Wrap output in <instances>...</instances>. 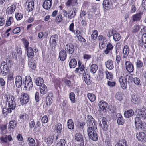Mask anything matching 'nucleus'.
Listing matches in <instances>:
<instances>
[{
    "label": "nucleus",
    "instance_id": "ddd939ff",
    "mask_svg": "<svg viewBox=\"0 0 146 146\" xmlns=\"http://www.w3.org/2000/svg\"><path fill=\"white\" fill-rule=\"evenodd\" d=\"M1 69L2 74L4 76L7 74L8 72V67L6 63L4 62L2 64Z\"/></svg>",
    "mask_w": 146,
    "mask_h": 146
},
{
    "label": "nucleus",
    "instance_id": "f8f14e48",
    "mask_svg": "<svg viewBox=\"0 0 146 146\" xmlns=\"http://www.w3.org/2000/svg\"><path fill=\"white\" fill-rule=\"evenodd\" d=\"M58 40V35L56 34L54 35L51 37L49 42L50 43V44H51V41H52V46H53L54 47H55L57 45V43Z\"/></svg>",
    "mask_w": 146,
    "mask_h": 146
},
{
    "label": "nucleus",
    "instance_id": "37998d69",
    "mask_svg": "<svg viewBox=\"0 0 146 146\" xmlns=\"http://www.w3.org/2000/svg\"><path fill=\"white\" fill-rule=\"evenodd\" d=\"M56 132L58 134H60L62 131V125L60 123L57 124L56 125Z\"/></svg>",
    "mask_w": 146,
    "mask_h": 146
},
{
    "label": "nucleus",
    "instance_id": "c9c22d12",
    "mask_svg": "<svg viewBox=\"0 0 146 146\" xmlns=\"http://www.w3.org/2000/svg\"><path fill=\"white\" fill-rule=\"evenodd\" d=\"M98 69L97 65L95 64H93L90 66V72L93 74L96 73Z\"/></svg>",
    "mask_w": 146,
    "mask_h": 146
},
{
    "label": "nucleus",
    "instance_id": "c756f323",
    "mask_svg": "<svg viewBox=\"0 0 146 146\" xmlns=\"http://www.w3.org/2000/svg\"><path fill=\"white\" fill-rule=\"evenodd\" d=\"M77 65V61L75 58L71 59L69 62V66L70 68H74Z\"/></svg>",
    "mask_w": 146,
    "mask_h": 146
},
{
    "label": "nucleus",
    "instance_id": "f03ea898",
    "mask_svg": "<svg viewBox=\"0 0 146 146\" xmlns=\"http://www.w3.org/2000/svg\"><path fill=\"white\" fill-rule=\"evenodd\" d=\"M9 98H8V97H7L6 100L7 102L8 103V108L11 111L14 110L16 106V102L14 100V98L12 99V96H9Z\"/></svg>",
    "mask_w": 146,
    "mask_h": 146
},
{
    "label": "nucleus",
    "instance_id": "f257e3e1",
    "mask_svg": "<svg viewBox=\"0 0 146 146\" xmlns=\"http://www.w3.org/2000/svg\"><path fill=\"white\" fill-rule=\"evenodd\" d=\"M25 82L23 83L24 85V88L25 90L28 89L29 90H30L31 89L33 86L32 78L30 76H29L27 77H25Z\"/></svg>",
    "mask_w": 146,
    "mask_h": 146
},
{
    "label": "nucleus",
    "instance_id": "473e14b6",
    "mask_svg": "<svg viewBox=\"0 0 146 146\" xmlns=\"http://www.w3.org/2000/svg\"><path fill=\"white\" fill-rule=\"evenodd\" d=\"M115 146H128L127 143V141L125 139L119 140L116 143Z\"/></svg>",
    "mask_w": 146,
    "mask_h": 146
},
{
    "label": "nucleus",
    "instance_id": "4be33fe9",
    "mask_svg": "<svg viewBox=\"0 0 146 146\" xmlns=\"http://www.w3.org/2000/svg\"><path fill=\"white\" fill-rule=\"evenodd\" d=\"M22 77L20 76H17L15 78V84L16 86L18 88H20L22 84Z\"/></svg>",
    "mask_w": 146,
    "mask_h": 146
},
{
    "label": "nucleus",
    "instance_id": "bb28decb",
    "mask_svg": "<svg viewBox=\"0 0 146 146\" xmlns=\"http://www.w3.org/2000/svg\"><path fill=\"white\" fill-rule=\"evenodd\" d=\"M17 124V122L15 120H13L10 121L9 122L8 129L10 131L11 130V129H14L16 126Z\"/></svg>",
    "mask_w": 146,
    "mask_h": 146
},
{
    "label": "nucleus",
    "instance_id": "b1692460",
    "mask_svg": "<svg viewBox=\"0 0 146 146\" xmlns=\"http://www.w3.org/2000/svg\"><path fill=\"white\" fill-rule=\"evenodd\" d=\"M27 51L28 57L31 59L34 56V51L32 48L29 47V48L26 50Z\"/></svg>",
    "mask_w": 146,
    "mask_h": 146
},
{
    "label": "nucleus",
    "instance_id": "58836bf2",
    "mask_svg": "<svg viewBox=\"0 0 146 146\" xmlns=\"http://www.w3.org/2000/svg\"><path fill=\"white\" fill-rule=\"evenodd\" d=\"M87 131L88 135L90 134V132L93 133V132H94V131H97V126L94 125V127H88Z\"/></svg>",
    "mask_w": 146,
    "mask_h": 146
},
{
    "label": "nucleus",
    "instance_id": "0eeeda50",
    "mask_svg": "<svg viewBox=\"0 0 146 146\" xmlns=\"http://www.w3.org/2000/svg\"><path fill=\"white\" fill-rule=\"evenodd\" d=\"M137 138L139 141L141 142H146V134L143 132H139L136 134Z\"/></svg>",
    "mask_w": 146,
    "mask_h": 146
},
{
    "label": "nucleus",
    "instance_id": "ea45409f",
    "mask_svg": "<svg viewBox=\"0 0 146 146\" xmlns=\"http://www.w3.org/2000/svg\"><path fill=\"white\" fill-rule=\"evenodd\" d=\"M28 65L29 67L32 69L35 70L36 68V65L33 60H29Z\"/></svg>",
    "mask_w": 146,
    "mask_h": 146
},
{
    "label": "nucleus",
    "instance_id": "dca6fc26",
    "mask_svg": "<svg viewBox=\"0 0 146 146\" xmlns=\"http://www.w3.org/2000/svg\"><path fill=\"white\" fill-rule=\"evenodd\" d=\"M66 50L69 54H73L75 48L74 46L72 44L70 43L67 44L66 45Z\"/></svg>",
    "mask_w": 146,
    "mask_h": 146
},
{
    "label": "nucleus",
    "instance_id": "a18cd8bd",
    "mask_svg": "<svg viewBox=\"0 0 146 146\" xmlns=\"http://www.w3.org/2000/svg\"><path fill=\"white\" fill-rule=\"evenodd\" d=\"M69 98L72 103H74L76 102L75 94L73 92H71L69 94Z\"/></svg>",
    "mask_w": 146,
    "mask_h": 146
},
{
    "label": "nucleus",
    "instance_id": "052dcab7",
    "mask_svg": "<svg viewBox=\"0 0 146 146\" xmlns=\"http://www.w3.org/2000/svg\"><path fill=\"white\" fill-rule=\"evenodd\" d=\"M115 96L116 98L119 101H121L123 98L121 94L119 92L117 93Z\"/></svg>",
    "mask_w": 146,
    "mask_h": 146
},
{
    "label": "nucleus",
    "instance_id": "f704fd0d",
    "mask_svg": "<svg viewBox=\"0 0 146 146\" xmlns=\"http://www.w3.org/2000/svg\"><path fill=\"white\" fill-rule=\"evenodd\" d=\"M35 83L37 85L41 86L44 84H43L44 83L43 79L41 77H38L36 78Z\"/></svg>",
    "mask_w": 146,
    "mask_h": 146
},
{
    "label": "nucleus",
    "instance_id": "bf43d9fd",
    "mask_svg": "<svg viewBox=\"0 0 146 146\" xmlns=\"http://www.w3.org/2000/svg\"><path fill=\"white\" fill-rule=\"evenodd\" d=\"M137 67L138 68H140L142 67L143 64V62L140 60H138L136 62Z\"/></svg>",
    "mask_w": 146,
    "mask_h": 146
},
{
    "label": "nucleus",
    "instance_id": "1a4fd4ad",
    "mask_svg": "<svg viewBox=\"0 0 146 146\" xmlns=\"http://www.w3.org/2000/svg\"><path fill=\"white\" fill-rule=\"evenodd\" d=\"M89 73V70L88 68H87L84 70V72L83 73L84 79L85 82L87 84H88V82L90 80V77Z\"/></svg>",
    "mask_w": 146,
    "mask_h": 146
},
{
    "label": "nucleus",
    "instance_id": "393cba45",
    "mask_svg": "<svg viewBox=\"0 0 146 146\" xmlns=\"http://www.w3.org/2000/svg\"><path fill=\"white\" fill-rule=\"evenodd\" d=\"M97 131H94V132L92 133L90 132V134L88 135L90 138L94 141H96L98 139V136L97 133Z\"/></svg>",
    "mask_w": 146,
    "mask_h": 146
},
{
    "label": "nucleus",
    "instance_id": "09e8293b",
    "mask_svg": "<svg viewBox=\"0 0 146 146\" xmlns=\"http://www.w3.org/2000/svg\"><path fill=\"white\" fill-rule=\"evenodd\" d=\"M113 40L116 41H119L121 38L120 35L118 33L116 32L115 34H113Z\"/></svg>",
    "mask_w": 146,
    "mask_h": 146
},
{
    "label": "nucleus",
    "instance_id": "5701e85b",
    "mask_svg": "<svg viewBox=\"0 0 146 146\" xmlns=\"http://www.w3.org/2000/svg\"><path fill=\"white\" fill-rule=\"evenodd\" d=\"M28 3L27 10L29 11H32L34 7V2L33 0H27Z\"/></svg>",
    "mask_w": 146,
    "mask_h": 146
},
{
    "label": "nucleus",
    "instance_id": "9d476101",
    "mask_svg": "<svg viewBox=\"0 0 146 146\" xmlns=\"http://www.w3.org/2000/svg\"><path fill=\"white\" fill-rule=\"evenodd\" d=\"M119 81L120 83L121 87L123 89H125L127 88V81L126 80L123 76H121L119 77Z\"/></svg>",
    "mask_w": 146,
    "mask_h": 146
},
{
    "label": "nucleus",
    "instance_id": "7c9ffc66",
    "mask_svg": "<svg viewBox=\"0 0 146 146\" xmlns=\"http://www.w3.org/2000/svg\"><path fill=\"white\" fill-rule=\"evenodd\" d=\"M123 77L126 79V80H128V82H129V81L131 82L133 80V75L130 74L129 72L128 74L126 73L125 74H124Z\"/></svg>",
    "mask_w": 146,
    "mask_h": 146
},
{
    "label": "nucleus",
    "instance_id": "0e129e2a",
    "mask_svg": "<svg viewBox=\"0 0 146 146\" xmlns=\"http://www.w3.org/2000/svg\"><path fill=\"white\" fill-rule=\"evenodd\" d=\"M62 20V17L61 15H58L56 18V21L60 23Z\"/></svg>",
    "mask_w": 146,
    "mask_h": 146
},
{
    "label": "nucleus",
    "instance_id": "6ab92c4d",
    "mask_svg": "<svg viewBox=\"0 0 146 146\" xmlns=\"http://www.w3.org/2000/svg\"><path fill=\"white\" fill-rule=\"evenodd\" d=\"M59 57L61 61L65 60L67 57L66 51L64 50H62L59 53Z\"/></svg>",
    "mask_w": 146,
    "mask_h": 146
},
{
    "label": "nucleus",
    "instance_id": "4d7b16f0",
    "mask_svg": "<svg viewBox=\"0 0 146 146\" xmlns=\"http://www.w3.org/2000/svg\"><path fill=\"white\" fill-rule=\"evenodd\" d=\"M117 120V123L119 125H123L125 123V120L123 118H118Z\"/></svg>",
    "mask_w": 146,
    "mask_h": 146
},
{
    "label": "nucleus",
    "instance_id": "39448f33",
    "mask_svg": "<svg viewBox=\"0 0 146 146\" xmlns=\"http://www.w3.org/2000/svg\"><path fill=\"white\" fill-rule=\"evenodd\" d=\"M86 123L88 127H94V125L97 126L94 119L90 115H88L86 118Z\"/></svg>",
    "mask_w": 146,
    "mask_h": 146
},
{
    "label": "nucleus",
    "instance_id": "2eb2a0df",
    "mask_svg": "<svg viewBox=\"0 0 146 146\" xmlns=\"http://www.w3.org/2000/svg\"><path fill=\"white\" fill-rule=\"evenodd\" d=\"M52 3V0H45L43 3V7L44 9L48 10L51 7Z\"/></svg>",
    "mask_w": 146,
    "mask_h": 146
},
{
    "label": "nucleus",
    "instance_id": "a19ab883",
    "mask_svg": "<svg viewBox=\"0 0 146 146\" xmlns=\"http://www.w3.org/2000/svg\"><path fill=\"white\" fill-rule=\"evenodd\" d=\"M143 107L142 108H138L135 111V112L136 113V114L137 116V117H139L140 118L141 117L142 114H143Z\"/></svg>",
    "mask_w": 146,
    "mask_h": 146
},
{
    "label": "nucleus",
    "instance_id": "c03bdc74",
    "mask_svg": "<svg viewBox=\"0 0 146 146\" xmlns=\"http://www.w3.org/2000/svg\"><path fill=\"white\" fill-rule=\"evenodd\" d=\"M87 96L91 102H94L95 100V96L94 94L88 93L87 94Z\"/></svg>",
    "mask_w": 146,
    "mask_h": 146
},
{
    "label": "nucleus",
    "instance_id": "3c124183",
    "mask_svg": "<svg viewBox=\"0 0 146 146\" xmlns=\"http://www.w3.org/2000/svg\"><path fill=\"white\" fill-rule=\"evenodd\" d=\"M105 73L106 75V77L108 79L110 80H112L113 78V74L112 73L109 72L107 71L105 72Z\"/></svg>",
    "mask_w": 146,
    "mask_h": 146
},
{
    "label": "nucleus",
    "instance_id": "e433bc0d",
    "mask_svg": "<svg viewBox=\"0 0 146 146\" xmlns=\"http://www.w3.org/2000/svg\"><path fill=\"white\" fill-rule=\"evenodd\" d=\"M77 0H68L66 3V5L67 6H70L71 4L72 6H75L78 4Z\"/></svg>",
    "mask_w": 146,
    "mask_h": 146
},
{
    "label": "nucleus",
    "instance_id": "4c0bfd02",
    "mask_svg": "<svg viewBox=\"0 0 146 146\" xmlns=\"http://www.w3.org/2000/svg\"><path fill=\"white\" fill-rule=\"evenodd\" d=\"M40 88V92L43 94H46L47 92L48 89L47 86L44 84L41 86Z\"/></svg>",
    "mask_w": 146,
    "mask_h": 146
},
{
    "label": "nucleus",
    "instance_id": "864d4df0",
    "mask_svg": "<svg viewBox=\"0 0 146 146\" xmlns=\"http://www.w3.org/2000/svg\"><path fill=\"white\" fill-rule=\"evenodd\" d=\"M54 137L53 135L50 136L47 139V142L48 144H51L54 141Z\"/></svg>",
    "mask_w": 146,
    "mask_h": 146
},
{
    "label": "nucleus",
    "instance_id": "603ef678",
    "mask_svg": "<svg viewBox=\"0 0 146 146\" xmlns=\"http://www.w3.org/2000/svg\"><path fill=\"white\" fill-rule=\"evenodd\" d=\"M115 33L116 31H115V29L114 28H112L109 30L107 35L108 37H110L113 36V34Z\"/></svg>",
    "mask_w": 146,
    "mask_h": 146
},
{
    "label": "nucleus",
    "instance_id": "f3484780",
    "mask_svg": "<svg viewBox=\"0 0 146 146\" xmlns=\"http://www.w3.org/2000/svg\"><path fill=\"white\" fill-rule=\"evenodd\" d=\"M106 48L104 51V52L106 54H112V50L113 46L110 43H108L106 45Z\"/></svg>",
    "mask_w": 146,
    "mask_h": 146
},
{
    "label": "nucleus",
    "instance_id": "2f4dec72",
    "mask_svg": "<svg viewBox=\"0 0 146 146\" xmlns=\"http://www.w3.org/2000/svg\"><path fill=\"white\" fill-rule=\"evenodd\" d=\"M16 8V6L14 5H12L7 8V12H8V14H12L14 13Z\"/></svg>",
    "mask_w": 146,
    "mask_h": 146
},
{
    "label": "nucleus",
    "instance_id": "774afa93",
    "mask_svg": "<svg viewBox=\"0 0 146 146\" xmlns=\"http://www.w3.org/2000/svg\"><path fill=\"white\" fill-rule=\"evenodd\" d=\"M143 114H142L141 117H143L144 119H146V107L143 106Z\"/></svg>",
    "mask_w": 146,
    "mask_h": 146
},
{
    "label": "nucleus",
    "instance_id": "8fccbe9b",
    "mask_svg": "<svg viewBox=\"0 0 146 146\" xmlns=\"http://www.w3.org/2000/svg\"><path fill=\"white\" fill-rule=\"evenodd\" d=\"M12 111L11 110L8 109V107L3 108L2 110V113L5 115H6L8 113H11Z\"/></svg>",
    "mask_w": 146,
    "mask_h": 146
},
{
    "label": "nucleus",
    "instance_id": "13d9d810",
    "mask_svg": "<svg viewBox=\"0 0 146 146\" xmlns=\"http://www.w3.org/2000/svg\"><path fill=\"white\" fill-rule=\"evenodd\" d=\"M66 143V141L64 139H61L60 141L57 143L58 146H65Z\"/></svg>",
    "mask_w": 146,
    "mask_h": 146
},
{
    "label": "nucleus",
    "instance_id": "6e6552de",
    "mask_svg": "<svg viewBox=\"0 0 146 146\" xmlns=\"http://www.w3.org/2000/svg\"><path fill=\"white\" fill-rule=\"evenodd\" d=\"M75 140L77 141L80 142V146H83L84 144V140L83 136L80 133H76L75 136Z\"/></svg>",
    "mask_w": 146,
    "mask_h": 146
},
{
    "label": "nucleus",
    "instance_id": "a878e982",
    "mask_svg": "<svg viewBox=\"0 0 146 146\" xmlns=\"http://www.w3.org/2000/svg\"><path fill=\"white\" fill-rule=\"evenodd\" d=\"M134 113L133 110H129L124 112V115L125 117L128 118L133 116Z\"/></svg>",
    "mask_w": 146,
    "mask_h": 146
},
{
    "label": "nucleus",
    "instance_id": "de8ad7c7",
    "mask_svg": "<svg viewBox=\"0 0 146 146\" xmlns=\"http://www.w3.org/2000/svg\"><path fill=\"white\" fill-rule=\"evenodd\" d=\"M138 98L137 96L132 95L131 98V101L132 102L136 104L138 103Z\"/></svg>",
    "mask_w": 146,
    "mask_h": 146
},
{
    "label": "nucleus",
    "instance_id": "79ce46f5",
    "mask_svg": "<svg viewBox=\"0 0 146 146\" xmlns=\"http://www.w3.org/2000/svg\"><path fill=\"white\" fill-rule=\"evenodd\" d=\"M19 118L23 121H27L29 120V116L27 114L24 113L23 114L20 115Z\"/></svg>",
    "mask_w": 146,
    "mask_h": 146
},
{
    "label": "nucleus",
    "instance_id": "7ed1b4c3",
    "mask_svg": "<svg viewBox=\"0 0 146 146\" xmlns=\"http://www.w3.org/2000/svg\"><path fill=\"white\" fill-rule=\"evenodd\" d=\"M98 106V110L100 112H105L109 108V106L107 103L104 101H100L99 103Z\"/></svg>",
    "mask_w": 146,
    "mask_h": 146
},
{
    "label": "nucleus",
    "instance_id": "412c9836",
    "mask_svg": "<svg viewBox=\"0 0 146 146\" xmlns=\"http://www.w3.org/2000/svg\"><path fill=\"white\" fill-rule=\"evenodd\" d=\"M53 94L52 93H50L46 97V105L47 106L50 105L52 103Z\"/></svg>",
    "mask_w": 146,
    "mask_h": 146
},
{
    "label": "nucleus",
    "instance_id": "6e6d98bb",
    "mask_svg": "<svg viewBox=\"0 0 146 146\" xmlns=\"http://www.w3.org/2000/svg\"><path fill=\"white\" fill-rule=\"evenodd\" d=\"M98 32L97 30H95L93 32V34L91 35V38L92 40H95L97 37Z\"/></svg>",
    "mask_w": 146,
    "mask_h": 146
},
{
    "label": "nucleus",
    "instance_id": "a211bd4d",
    "mask_svg": "<svg viewBox=\"0 0 146 146\" xmlns=\"http://www.w3.org/2000/svg\"><path fill=\"white\" fill-rule=\"evenodd\" d=\"M111 0H104L103 3L104 8L107 10L110 9L111 7Z\"/></svg>",
    "mask_w": 146,
    "mask_h": 146
},
{
    "label": "nucleus",
    "instance_id": "c85d7f7f",
    "mask_svg": "<svg viewBox=\"0 0 146 146\" xmlns=\"http://www.w3.org/2000/svg\"><path fill=\"white\" fill-rule=\"evenodd\" d=\"M129 46L127 45H125L124 47V48L123 51V58H126L129 53Z\"/></svg>",
    "mask_w": 146,
    "mask_h": 146
},
{
    "label": "nucleus",
    "instance_id": "5fc2aeb1",
    "mask_svg": "<svg viewBox=\"0 0 146 146\" xmlns=\"http://www.w3.org/2000/svg\"><path fill=\"white\" fill-rule=\"evenodd\" d=\"M15 17L17 20H20L23 17V15L22 14L19 12L16 13L15 14Z\"/></svg>",
    "mask_w": 146,
    "mask_h": 146
},
{
    "label": "nucleus",
    "instance_id": "423d86ee",
    "mask_svg": "<svg viewBox=\"0 0 146 146\" xmlns=\"http://www.w3.org/2000/svg\"><path fill=\"white\" fill-rule=\"evenodd\" d=\"M135 126L136 129L139 130H143L142 122L140 117H137L135 119Z\"/></svg>",
    "mask_w": 146,
    "mask_h": 146
},
{
    "label": "nucleus",
    "instance_id": "69168bd1",
    "mask_svg": "<svg viewBox=\"0 0 146 146\" xmlns=\"http://www.w3.org/2000/svg\"><path fill=\"white\" fill-rule=\"evenodd\" d=\"M35 99L36 102H38L40 99L39 93L38 92H36L35 94Z\"/></svg>",
    "mask_w": 146,
    "mask_h": 146
},
{
    "label": "nucleus",
    "instance_id": "9b49d317",
    "mask_svg": "<svg viewBox=\"0 0 146 146\" xmlns=\"http://www.w3.org/2000/svg\"><path fill=\"white\" fill-rule=\"evenodd\" d=\"M143 14L142 12L140 11L139 12L133 15L132 17L133 21L134 22L139 21L142 18V15Z\"/></svg>",
    "mask_w": 146,
    "mask_h": 146
},
{
    "label": "nucleus",
    "instance_id": "20e7f679",
    "mask_svg": "<svg viewBox=\"0 0 146 146\" xmlns=\"http://www.w3.org/2000/svg\"><path fill=\"white\" fill-rule=\"evenodd\" d=\"M20 103L22 105L26 104L29 101V95L27 93H23L20 98Z\"/></svg>",
    "mask_w": 146,
    "mask_h": 146
},
{
    "label": "nucleus",
    "instance_id": "aec40b11",
    "mask_svg": "<svg viewBox=\"0 0 146 146\" xmlns=\"http://www.w3.org/2000/svg\"><path fill=\"white\" fill-rule=\"evenodd\" d=\"M101 121L102 124L103 130L104 131H106L108 129V126L106 119L105 117H102Z\"/></svg>",
    "mask_w": 146,
    "mask_h": 146
},
{
    "label": "nucleus",
    "instance_id": "e2e57ef3",
    "mask_svg": "<svg viewBox=\"0 0 146 146\" xmlns=\"http://www.w3.org/2000/svg\"><path fill=\"white\" fill-rule=\"evenodd\" d=\"M23 43L25 46V50H27V48H29V42L27 40H24L23 41Z\"/></svg>",
    "mask_w": 146,
    "mask_h": 146
},
{
    "label": "nucleus",
    "instance_id": "4468645a",
    "mask_svg": "<svg viewBox=\"0 0 146 146\" xmlns=\"http://www.w3.org/2000/svg\"><path fill=\"white\" fill-rule=\"evenodd\" d=\"M126 69L129 73L132 72L134 70L133 65L129 61H127L125 63Z\"/></svg>",
    "mask_w": 146,
    "mask_h": 146
},
{
    "label": "nucleus",
    "instance_id": "cd10ccee",
    "mask_svg": "<svg viewBox=\"0 0 146 146\" xmlns=\"http://www.w3.org/2000/svg\"><path fill=\"white\" fill-rule=\"evenodd\" d=\"M106 66L108 69L111 70L114 68L113 62L111 60H109L105 63Z\"/></svg>",
    "mask_w": 146,
    "mask_h": 146
},
{
    "label": "nucleus",
    "instance_id": "49530a36",
    "mask_svg": "<svg viewBox=\"0 0 146 146\" xmlns=\"http://www.w3.org/2000/svg\"><path fill=\"white\" fill-rule=\"evenodd\" d=\"M68 126L69 129H73L74 128V124L71 119H69L68 121Z\"/></svg>",
    "mask_w": 146,
    "mask_h": 146
},
{
    "label": "nucleus",
    "instance_id": "680f3d73",
    "mask_svg": "<svg viewBox=\"0 0 146 146\" xmlns=\"http://www.w3.org/2000/svg\"><path fill=\"white\" fill-rule=\"evenodd\" d=\"M133 81L134 83L136 85H139L140 80L139 78L137 77L133 78Z\"/></svg>",
    "mask_w": 146,
    "mask_h": 146
},
{
    "label": "nucleus",
    "instance_id": "72a5a7b5",
    "mask_svg": "<svg viewBox=\"0 0 146 146\" xmlns=\"http://www.w3.org/2000/svg\"><path fill=\"white\" fill-rule=\"evenodd\" d=\"M27 143L29 146H35V140L33 138L30 137L27 138Z\"/></svg>",
    "mask_w": 146,
    "mask_h": 146
},
{
    "label": "nucleus",
    "instance_id": "338daca9",
    "mask_svg": "<svg viewBox=\"0 0 146 146\" xmlns=\"http://www.w3.org/2000/svg\"><path fill=\"white\" fill-rule=\"evenodd\" d=\"M107 84L110 87H113L116 84V83L114 81H108Z\"/></svg>",
    "mask_w": 146,
    "mask_h": 146
}]
</instances>
